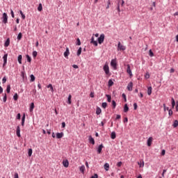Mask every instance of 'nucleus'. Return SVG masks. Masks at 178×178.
I'll list each match as a JSON object with an SVG mask.
<instances>
[{"label":"nucleus","instance_id":"obj_1","mask_svg":"<svg viewBox=\"0 0 178 178\" xmlns=\"http://www.w3.org/2000/svg\"><path fill=\"white\" fill-rule=\"evenodd\" d=\"M3 60V67H5V66H6L8 63V53H6V51H4Z\"/></svg>","mask_w":178,"mask_h":178},{"label":"nucleus","instance_id":"obj_2","mask_svg":"<svg viewBox=\"0 0 178 178\" xmlns=\"http://www.w3.org/2000/svg\"><path fill=\"white\" fill-rule=\"evenodd\" d=\"M105 40V34L102 33L99 37L97 38V41L99 44H102Z\"/></svg>","mask_w":178,"mask_h":178},{"label":"nucleus","instance_id":"obj_3","mask_svg":"<svg viewBox=\"0 0 178 178\" xmlns=\"http://www.w3.org/2000/svg\"><path fill=\"white\" fill-rule=\"evenodd\" d=\"M118 51H126V46L122 45L120 42L118 44Z\"/></svg>","mask_w":178,"mask_h":178},{"label":"nucleus","instance_id":"obj_4","mask_svg":"<svg viewBox=\"0 0 178 178\" xmlns=\"http://www.w3.org/2000/svg\"><path fill=\"white\" fill-rule=\"evenodd\" d=\"M2 22L4 24H6V23H8V14H6V13H3V16H2Z\"/></svg>","mask_w":178,"mask_h":178},{"label":"nucleus","instance_id":"obj_5","mask_svg":"<svg viewBox=\"0 0 178 178\" xmlns=\"http://www.w3.org/2000/svg\"><path fill=\"white\" fill-rule=\"evenodd\" d=\"M103 70L106 74H109V65H108V64L104 65Z\"/></svg>","mask_w":178,"mask_h":178},{"label":"nucleus","instance_id":"obj_6","mask_svg":"<svg viewBox=\"0 0 178 178\" xmlns=\"http://www.w3.org/2000/svg\"><path fill=\"white\" fill-rule=\"evenodd\" d=\"M111 66H112L113 69H116V67H118V63H116V60L115 59L111 60Z\"/></svg>","mask_w":178,"mask_h":178},{"label":"nucleus","instance_id":"obj_7","mask_svg":"<svg viewBox=\"0 0 178 178\" xmlns=\"http://www.w3.org/2000/svg\"><path fill=\"white\" fill-rule=\"evenodd\" d=\"M127 73L129 74V76H133V72H131V69L130 68V65H127Z\"/></svg>","mask_w":178,"mask_h":178},{"label":"nucleus","instance_id":"obj_8","mask_svg":"<svg viewBox=\"0 0 178 178\" xmlns=\"http://www.w3.org/2000/svg\"><path fill=\"white\" fill-rule=\"evenodd\" d=\"M102 148H104V145L101 144L98 146L97 149V154H101L102 152Z\"/></svg>","mask_w":178,"mask_h":178},{"label":"nucleus","instance_id":"obj_9","mask_svg":"<svg viewBox=\"0 0 178 178\" xmlns=\"http://www.w3.org/2000/svg\"><path fill=\"white\" fill-rule=\"evenodd\" d=\"M128 91H133V82H129L127 87Z\"/></svg>","mask_w":178,"mask_h":178},{"label":"nucleus","instance_id":"obj_10","mask_svg":"<svg viewBox=\"0 0 178 178\" xmlns=\"http://www.w3.org/2000/svg\"><path fill=\"white\" fill-rule=\"evenodd\" d=\"M21 76L22 77L23 81H24V80H26V79H27V75L26 74V72L22 71L21 72Z\"/></svg>","mask_w":178,"mask_h":178},{"label":"nucleus","instance_id":"obj_11","mask_svg":"<svg viewBox=\"0 0 178 178\" xmlns=\"http://www.w3.org/2000/svg\"><path fill=\"white\" fill-rule=\"evenodd\" d=\"M70 55V52L69 51V48H66L65 51L64 52V56L65 58H67Z\"/></svg>","mask_w":178,"mask_h":178},{"label":"nucleus","instance_id":"obj_12","mask_svg":"<svg viewBox=\"0 0 178 178\" xmlns=\"http://www.w3.org/2000/svg\"><path fill=\"white\" fill-rule=\"evenodd\" d=\"M16 134H17V137H21L22 136L20 135V127L19 126L17 127Z\"/></svg>","mask_w":178,"mask_h":178},{"label":"nucleus","instance_id":"obj_13","mask_svg":"<svg viewBox=\"0 0 178 178\" xmlns=\"http://www.w3.org/2000/svg\"><path fill=\"white\" fill-rule=\"evenodd\" d=\"M63 136H64L63 132L56 133V138H62V137H63Z\"/></svg>","mask_w":178,"mask_h":178},{"label":"nucleus","instance_id":"obj_14","mask_svg":"<svg viewBox=\"0 0 178 178\" xmlns=\"http://www.w3.org/2000/svg\"><path fill=\"white\" fill-rule=\"evenodd\" d=\"M63 165L64 168H69V161L65 160L63 161Z\"/></svg>","mask_w":178,"mask_h":178},{"label":"nucleus","instance_id":"obj_15","mask_svg":"<svg viewBox=\"0 0 178 178\" xmlns=\"http://www.w3.org/2000/svg\"><path fill=\"white\" fill-rule=\"evenodd\" d=\"M10 44V40L9 38H7L4 43V47H8Z\"/></svg>","mask_w":178,"mask_h":178},{"label":"nucleus","instance_id":"obj_16","mask_svg":"<svg viewBox=\"0 0 178 178\" xmlns=\"http://www.w3.org/2000/svg\"><path fill=\"white\" fill-rule=\"evenodd\" d=\"M152 144V137H149L147 139V146L151 147V145Z\"/></svg>","mask_w":178,"mask_h":178},{"label":"nucleus","instance_id":"obj_17","mask_svg":"<svg viewBox=\"0 0 178 178\" xmlns=\"http://www.w3.org/2000/svg\"><path fill=\"white\" fill-rule=\"evenodd\" d=\"M23 59V56L22 54H19L17 57V60L19 65H22V60Z\"/></svg>","mask_w":178,"mask_h":178},{"label":"nucleus","instance_id":"obj_18","mask_svg":"<svg viewBox=\"0 0 178 178\" xmlns=\"http://www.w3.org/2000/svg\"><path fill=\"white\" fill-rule=\"evenodd\" d=\"M152 94V87L149 86L147 88V95H151Z\"/></svg>","mask_w":178,"mask_h":178},{"label":"nucleus","instance_id":"obj_19","mask_svg":"<svg viewBox=\"0 0 178 178\" xmlns=\"http://www.w3.org/2000/svg\"><path fill=\"white\" fill-rule=\"evenodd\" d=\"M102 112V110L101 109V108L97 107L96 108V115H101Z\"/></svg>","mask_w":178,"mask_h":178},{"label":"nucleus","instance_id":"obj_20","mask_svg":"<svg viewBox=\"0 0 178 178\" xmlns=\"http://www.w3.org/2000/svg\"><path fill=\"white\" fill-rule=\"evenodd\" d=\"M34 103H31L30 104V108H29V111L30 112H33V111H34Z\"/></svg>","mask_w":178,"mask_h":178},{"label":"nucleus","instance_id":"obj_21","mask_svg":"<svg viewBox=\"0 0 178 178\" xmlns=\"http://www.w3.org/2000/svg\"><path fill=\"white\" fill-rule=\"evenodd\" d=\"M89 143H90V144H92V145L95 144V140L92 138V136L89 137Z\"/></svg>","mask_w":178,"mask_h":178},{"label":"nucleus","instance_id":"obj_22","mask_svg":"<svg viewBox=\"0 0 178 178\" xmlns=\"http://www.w3.org/2000/svg\"><path fill=\"white\" fill-rule=\"evenodd\" d=\"M111 138L112 140H115L116 138V133L115 131H113L111 134Z\"/></svg>","mask_w":178,"mask_h":178},{"label":"nucleus","instance_id":"obj_23","mask_svg":"<svg viewBox=\"0 0 178 178\" xmlns=\"http://www.w3.org/2000/svg\"><path fill=\"white\" fill-rule=\"evenodd\" d=\"M79 170L81 172V173H84V170H86V166H84V165H81L79 168Z\"/></svg>","mask_w":178,"mask_h":178},{"label":"nucleus","instance_id":"obj_24","mask_svg":"<svg viewBox=\"0 0 178 178\" xmlns=\"http://www.w3.org/2000/svg\"><path fill=\"white\" fill-rule=\"evenodd\" d=\"M67 104H68L69 105H70V104H72V95H68Z\"/></svg>","mask_w":178,"mask_h":178},{"label":"nucleus","instance_id":"obj_25","mask_svg":"<svg viewBox=\"0 0 178 178\" xmlns=\"http://www.w3.org/2000/svg\"><path fill=\"white\" fill-rule=\"evenodd\" d=\"M124 112L125 113L129 112V106H127V104H124Z\"/></svg>","mask_w":178,"mask_h":178},{"label":"nucleus","instance_id":"obj_26","mask_svg":"<svg viewBox=\"0 0 178 178\" xmlns=\"http://www.w3.org/2000/svg\"><path fill=\"white\" fill-rule=\"evenodd\" d=\"M178 126V120H175L172 124V127L176 128Z\"/></svg>","mask_w":178,"mask_h":178},{"label":"nucleus","instance_id":"obj_27","mask_svg":"<svg viewBox=\"0 0 178 178\" xmlns=\"http://www.w3.org/2000/svg\"><path fill=\"white\" fill-rule=\"evenodd\" d=\"M171 104H172V108H175V105H176V102H175V99L172 98L171 99Z\"/></svg>","mask_w":178,"mask_h":178},{"label":"nucleus","instance_id":"obj_28","mask_svg":"<svg viewBox=\"0 0 178 178\" xmlns=\"http://www.w3.org/2000/svg\"><path fill=\"white\" fill-rule=\"evenodd\" d=\"M104 169H105V170H106V171L109 170V163H106L104 164Z\"/></svg>","mask_w":178,"mask_h":178},{"label":"nucleus","instance_id":"obj_29","mask_svg":"<svg viewBox=\"0 0 178 178\" xmlns=\"http://www.w3.org/2000/svg\"><path fill=\"white\" fill-rule=\"evenodd\" d=\"M139 168H144V161L138 163Z\"/></svg>","mask_w":178,"mask_h":178},{"label":"nucleus","instance_id":"obj_30","mask_svg":"<svg viewBox=\"0 0 178 178\" xmlns=\"http://www.w3.org/2000/svg\"><path fill=\"white\" fill-rule=\"evenodd\" d=\"M108 87H112V86H113V81H112V79L108 80Z\"/></svg>","mask_w":178,"mask_h":178},{"label":"nucleus","instance_id":"obj_31","mask_svg":"<svg viewBox=\"0 0 178 178\" xmlns=\"http://www.w3.org/2000/svg\"><path fill=\"white\" fill-rule=\"evenodd\" d=\"M19 13H20V15H21V16H22V19L23 20H24V19H26V15L23 13V11L19 10Z\"/></svg>","mask_w":178,"mask_h":178},{"label":"nucleus","instance_id":"obj_32","mask_svg":"<svg viewBox=\"0 0 178 178\" xmlns=\"http://www.w3.org/2000/svg\"><path fill=\"white\" fill-rule=\"evenodd\" d=\"M38 12H41L42 10V3H39V6L38 7Z\"/></svg>","mask_w":178,"mask_h":178},{"label":"nucleus","instance_id":"obj_33","mask_svg":"<svg viewBox=\"0 0 178 178\" xmlns=\"http://www.w3.org/2000/svg\"><path fill=\"white\" fill-rule=\"evenodd\" d=\"M47 88H50L51 92H54V86H52V84H51V83L49 84V85L47 86Z\"/></svg>","mask_w":178,"mask_h":178},{"label":"nucleus","instance_id":"obj_34","mask_svg":"<svg viewBox=\"0 0 178 178\" xmlns=\"http://www.w3.org/2000/svg\"><path fill=\"white\" fill-rule=\"evenodd\" d=\"M28 155L29 156H31V155H33V149H29Z\"/></svg>","mask_w":178,"mask_h":178},{"label":"nucleus","instance_id":"obj_35","mask_svg":"<svg viewBox=\"0 0 178 178\" xmlns=\"http://www.w3.org/2000/svg\"><path fill=\"white\" fill-rule=\"evenodd\" d=\"M106 106H108V104L106 102H103L102 104V107L104 108V109H106Z\"/></svg>","mask_w":178,"mask_h":178},{"label":"nucleus","instance_id":"obj_36","mask_svg":"<svg viewBox=\"0 0 178 178\" xmlns=\"http://www.w3.org/2000/svg\"><path fill=\"white\" fill-rule=\"evenodd\" d=\"M18 98H19V95H17V93H15L13 96L14 101H17Z\"/></svg>","mask_w":178,"mask_h":178},{"label":"nucleus","instance_id":"obj_37","mask_svg":"<svg viewBox=\"0 0 178 178\" xmlns=\"http://www.w3.org/2000/svg\"><path fill=\"white\" fill-rule=\"evenodd\" d=\"M22 33H19L17 37V40H18V41H20V40H22Z\"/></svg>","mask_w":178,"mask_h":178},{"label":"nucleus","instance_id":"obj_38","mask_svg":"<svg viewBox=\"0 0 178 178\" xmlns=\"http://www.w3.org/2000/svg\"><path fill=\"white\" fill-rule=\"evenodd\" d=\"M38 52L37 51H33V53H32V56L33 58H37V55H38Z\"/></svg>","mask_w":178,"mask_h":178},{"label":"nucleus","instance_id":"obj_39","mask_svg":"<svg viewBox=\"0 0 178 178\" xmlns=\"http://www.w3.org/2000/svg\"><path fill=\"white\" fill-rule=\"evenodd\" d=\"M81 47H79L78 51H77V56H80V55H81Z\"/></svg>","mask_w":178,"mask_h":178},{"label":"nucleus","instance_id":"obj_40","mask_svg":"<svg viewBox=\"0 0 178 178\" xmlns=\"http://www.w3.org/2000/svg\"><path fill=\"white\" fill-rule=\"evenodd\" d=\"M26 60H27V62H29V63L31 62V57H30L29 56V54H27L26 56Z\"/></svg>","mask_w":178,"mask_h":178},{"label":"nucleus","instance_id":"obj_41","mask_svg":"<svg viewBox=\"0 0 178 178\" xmlns=\"http://www.w3.org/2000/svg\"><path fill=\"white\" fill-rule=\"evenodd\" d=\"M106 97H107L108 102H111L112 97L109 95H106Z\"/></svg>","mask_w":178,"mask_h":178},{"label":"nucleus","instance_id":"obj_42","mask_svg":"<svg viewBox=\"0 0 178 178\" xmlns=\"http://www.w3.org/2000/svg\"><path fill=\"white\" fill-rule=\"evenodd\" d=\"M113 109L116 108V102L115 100H112Z\"/></svg>","mask_w":178,"mask_h":178},{"label":"nucleus","instance_id":"obj_43","mask_svg":"<svg viewBox=\"0 0 178 178\" xmlns=\"http://www.w3.org/2000/svg\"><path fill=\"white\" fill-rule=\"evenodd\" d=\"M31 81H35V76L33 74H31Z\"/></svg>","mask_w":178,"mask_h":178},{"label":"nucleus","instance_id":"obj_44","mask_svg":"<svg viewBox=\"0 0 178 178\" xmlns=\"http://www.w3.org/2000/svg\"><path fill=\"white\" fill-rule=\"evenodd\" d=\"M122 97L124 99V102H127V98L126 97V94L123 93L122 95Z\"/></svg>","mask_w":178,"mask_h":178},{"label":"nucleus","instance_id":"obj_45","mask_svg":"<svg viewBox=\"0 0 178 178\" xmlns=\"http://www.w3.org/2000/svg\"><path fill=\"white\" fill-rule=\"evenodd\" d=\"M6 92H8V94H9V92H10V85L7 86Z\"/></svg>","mask_w":178,"mask_h":178},{"label":"nucleus","instance_id":"obj_46","mask_svg":"<svg viewBox=\"0 0 178 178\" xmlns=\"http://www.w3.org/2000/svg\"><path fill=\"white\" fill-rule=\"evenodd\" d=\"M149 55L151 58H152V56H154V52L152 51V49L149 50Z\"/></svg>","mask_w":178,"mask_h":178},{"label":"nucleus","instance_id":"obj_47","mask_svg":"<svg viewBox=\"0 0 178 178\" xmlns=\"http://www.w3.org/2000/svg\"><path fill=\"white\" fill-rule=\"evenodd\" d=\"M163 108H164V111L166 112V111H169V107L166 106L165 104H163Z\"/></svg>","mask_w":178,"mask_h":178},{"label":"nucleus","instance_id":"obj_48","mask_svg":"<svg viewBox=\"0 0 178 178\" xmlns=\"http://www.w3.org/2000/svg\"><path fill=\"white\" fill-rule=\"evenodd\" d=\"M110 6H111V0H108L107 1V6L106 7V9H109Z\"/></svg>","mask_w":178,"mask_h":178},{"label":"nucleus","instance_id":"obj_49","mask_svg":"<svg viewBox=\"0 0 178 178\" xmlns=\"http://www.w3.org/2000/svg\"><path fill=\"white\" fill-rule=\"evenodd\" d=\"M137 108H138V105H137V103L134 104V111H137Z\"/></svg>","mask_w":178,"mask_h":178},{"label":"nucleus","instance_id":"obj_50","mask_svg":"<svg viewBox=\"0 0 178 178\" xmlns=\"http://www.w3.org/2000/svg\"><path fill=\"white\" fill-rule=\"evenodd\" d=\"M117 10L118 12H120V3L117 4Z\"/></svg>","mask_w":178,"mask_h":178},{"label":"nucleus","instance_id":"obj_51","mask_svg":"<svg viewBox=\"0 0 178 178\" xmlns=\"http://www.w3.org/2000/svg\"><path fill=\"white\" fill-rule=\"evenodd\" d=\"M76 45H81V42L79 38H77L76 40Z\"/></svg>","mask_w":178,"mask_h":178},{"label":"nucleus","instance_id":"obj_52","mask_svg":"<svg viewBox=\"0 0 178 178\" xmlns=\"http://www.w3.org/2000/svg\"><path fill=\"white\" fill-rule=\"evenodd\" d=\"M168 115L169 116H172L173 115V111L172 109L168 110Z\"/></svg>","mask_w":178,"mask_h":178},{"label":"nucleus","instance_id":"obj_53","mask_svg":"<svg viewBox=\"0 0 178 178\" xmlns=\"http://www.w3.org/2000/svg\"><path fill=\"white\" fill-rule=\"evenodd\" d=\"M10 15L13 18L15 17V13H13V10H12V8L10 9Z\"/></svg>","mask_w":178,"mask_h":178},{"label":"nucleus","instance_id":"obj_54","mask_svg":"<svg viewBox=\"0 0 178 178\" xmlns=\"http://www.w3.org/2000/svg\"><path fill=\"white\" fill-rule=\"evenodd\" d=\"M25 121H26V114H24L22 118V122H24Z\"/></svg>","mask_w":178,"mask_h":178},{"label":"nucleus","instance_id":"obj_55","mask_svg":"<svg viewBox=\"0 0 178 178\" xmlns=\"http://www.w3.org/2000/svg\"><path fill=\"white\" fill-rule=\"evenodd\" d=\"M8 98H7V96H6V94H4V96H3V102H6V99H7Z\"/></svg>","mask_w":178,"mask_h":178},{"label":"nucleus","instance_id":"obj_56","mask_svg":"<svg viewBox=\"0 0 178 178\" xmlns=\"http://www.w3.org/2000/svg\"><path fill=\"white\" fill-rule=\"evenodd\" d=\"M5 83H6V76H3V78L2 79V83L5 84Z\"/></svg>","mask_w":178,"mask_h":178},{"label":"nucleus","instance_id":"obj_57","mask_svg":"<svg viewBox=\"0 0 178 178\" xmlns=\"http://www.w3.org/2000/svg\"><path fill=\"white\" fill-rule=\"evenodd\" d=\"M92 44H93V45H95V47H98V42H97L96 40H95L93 42H92Z\"/></svg>","mask_w":178,"mask_h":178},{"label":"nucleus","instance_id":"obj_58","mask_svg":"<svg viewBox=\"0 0 178 178\" xmlns=\"http://www.w3.org/2000/svg\"><path fill=\"white\" fill-rule=\"evenodd\" d=\"M145 79H149L150 77V75H149V73H146L145 76Z\"/></svg>","mask_w":178,"mask_h":178},{"label":"nucleus","instance_id":"obj_59","mask_svg":"<svg viewBox=\"0 0 178 178\" xmlns=\"http://www.w3.org/2000/svg\"><path fill=\"white\" fill-rule=\"evenodd\" d=\"M122 161H120V162H118V163H117V166H118V168H120V166H122Z\"/></svg>","mask_w":178,"mask_h":178},{"label":"nucleus","instance_id":"obj_60","mask_svg":"<svg viewBox=\"0 0 178 178\" xmlns=\"http://www.w3.org/2000/svg\"><path fill=\"white\" fill-rule=\"evenodd\" d=\"M14 178H19V174L17 172L15 173Z\"/></svg>","mask_w":178,"mask_h":178},{"label":"nucleus","instance_id":"obj_61","mask_svg":"<svg viewBox=\"0 0 178 178\" xmlns=\"http://www.w3.org/2000/svg\"><path fill=\"white\" fill-rule=\"evenodd\" d=\"M20 118H21V115H20V113H18V114L17 115V119L18 120H20Z\"/></svg>","mask_w":178,"mask_h":178},{"label":"nucleus","instance_id":"obj_62","mask_svg":"<svg viewBox=\"0 0 178 178\" xmlns=\"http://www.w3.org/2000/svg\"><path fill=\"white\" fill-rule=\"evenodd\" d=\"M165 154H166V151L165 150V149H163L162 151H161V155H165Z\"/></svg>","mask_w":178,"mask_h":178},{"label":"nucleus","instance_id":"obj_63","mask_svg":"<svg viewBox=\"0 0 178 178\" xmlns=\"http://www.w3.org/2000/svg\"><path fill=\"white\" fill-rule=\"evenodd\" d=\"M91 178H98V175L95 174L93 176L91 177Z\"/></svg>","mask_w":178,"mask_h":178},{"label":"nucleus","instance_id":"obj_64","mask_svg":"<svg viewBox=\"0 0 178 178\" xmlns=\"http://www.w3.org/2000/svg\"><path fill=\"white\" fill-rule=\"evenodd\" d=\"M176 111L177 112H178V101L177 102Z\"/></svg>","mask_w":178,"mask_h":178}]
</instances>
